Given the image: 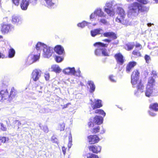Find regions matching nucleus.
Here are the masks:
<instances>
[{"label":"nucleus","mask_w":158,"mask_h":158,"mask_svg":"<svg viewBox=\"0 0 158 158\" xmlns=\"http://www.w3.org/2000/svg\"><path fill=\"white\" fill-rule=\"evenodd\" d=\"M148 8L138 2H134L130 5L129 7L128 15L135 16L139 12H146Z\"/></svg>","instance_id":"f257e3e1"},{"label":"nucleus","mask_w":158,"mask_h":158,"mask_svg":"<svg viewBox=\"0 0 158 158\" xmlns=\"http://www.w3.org/2000/svg\"><path fill=\"white\" fill-rule=\"evenodd\" d=\"M117 12L118 16L116 19V21L126 26L130 25V22L125 18L126 14L123 9L121 7H118Z\"/></svg>","instance_id":"f03ea898"},{"label":"nucleus","mask_w":158,"mask_h":158,"mask_svg":"<svg viewBox=\"0 0 158 158\" xmlns=\"http://www.w3.org/2000/svg\"><path fill=\"white\" fill-rule=\"evenodd\" d=\"M94 45L95 46H97L98 48L95 52V53L96 55L100 56L102 54V55L105 56H109L106 49L104 48L106 47L108 45L107 44L101 42H98L94 44Z\"/></svg>","instance_id":"7ed1b4c3"},{"label":"nucleus","mask_w":158,"mask_h":158,"mask_svg":"<svg viewBox=\"0 0 158 158\" xmlns=\"http://www.w3.org/2000/svg\"><path fill=\"white\" fill-rule=\"evenodd\" d=\"M155 79L152 77H150L148 81V84L146 87L145 95L146 96L149 97L151 96L155 85Z\"/></svg>","instance_id":"20e7f679"},{"label":"nucleus","mask_w":158,"mask_h":158,"mask_svg":"<svg viewBox=\"0 0 158 158\" xmlns=\"http://www.w3.org/2000/svg\"><path fill=\"white\" fill-rule=\"evenodd\" d=\"M63 72L66 74L72 75L78 77L81 76V71L79 69L77 71H76L74 67H68L64 69Z\"/></svg>","instance_id":"39448f33"},{"label":"nucleus","mask_w":158,"mask_h":158,"mask_svg":"<svg viewBox=\"0 0 158 158\" xmlns=\"http://www.w3.org/2000/svg\"><path fill=\"white\" fill-rule=\"evenodd\" d=\"M53 52V48L47 45L44 49H43V56L45 58H49L50 57Z\"/></svg>","instance_id":"423d86ee"},{"label":"nucleus","mask_w":158,"mask_h":158,"mask_svg":"<svg viewBox=\"0 0 158 158\" xmlns=\"http://www.w3.org/2000/svg\"><path fill=\"white\" fill-rule=\"evenodd\" d=\"M139 73L137 70L134 71L131 76V83L133 86L136 85L139 80Z\"/></svg>","instance_id":"0eeeda50"},{"label":"nucleus","mask_w":158,"mask_h":158,"mask_svg":"<svg viewBox=\"0 0 158 158\" xmlns=\"http://www.w3.org/2000/svg\"><path fill=\"white\" fill-rule=\"evenodd\" d=\"M136 84H137V91H135L134 94L136 96H138L142 93L143 92L144 87L143 84L141 83V80H139Z\"/></svg>","instance_id":"6e6552de"},{"label":"nucleus","mask_w":158,"mask_h":158,"mask_svg":"<svg viewBox=\"0 0 158 158\" xmlns=\"http://www.w3.org/2000/svg\"><path fill=\"white\" fill-rule=\"evenodd\" d=\"M112 6V2H107L106 4V6L107 8H105V11L110 16H113L114 14L113 9L111 8Z\"/></svg>","instance_id":"1a4fd4ad"},{"label":"nucleus","mask_w":158,"mask_h":158,"mask_svg":"<svg viewBox=\"0 0 158 158\" xmlns=\"http://www.w3.org/2000/svg\"><path fill=\"white\" fill-rule=\"evenodd\" d=\"M14 27L11 24H4L2 26L1 31L3 33H7L14 30Z\"/></svg>","instance_id":"9d476101"},{"label":"nucleus","mask_w":158,"mask_h":158,"mask_svg":"<svg viewBox=\"0 0 158 158\" xmlns=\"http://www.w3.org/2000/svg\"><path fill=\"white\" fill-rule=\"evenodd\" d=\"M39 58L40 55L29 56L28 57L27 61H26V64L27 65H30L33 62L38 60Z\"/></svg>","instance_id":"9b49d317"},{"label":"nucleus","mask_w":158,"mask_h":158,"mask_svg":"<svg viewBox=\"0 0 158 158\" xmlns=\"http://www.w3.org/2000/svg\"><path fill=\"white\" fill-rule=\"evenodd\" d=\"M41 71L40 69H35L32 73V78L35 81L38 80L41 76Z\"/></svg>","instance_id":"f8f14e48"},{"label":"nucleus","mask_w":158,"mask_h":158,"mask_svg":"<svg viewBox=\"0 0 158 158\" xmlns=\"http://www.w3.org/2000/svg\"><path fill=\"white\" fill-rule=\"evenodd\" d=\"M45 6L49 8H54L56 6V0H44Z\"/></svg>","instance_id":"ddd939ff"},{"label":"nucleus","mask_w":158,"mask_h":158,"mask_svg":"<svg viewBox=\"0 0 158 158\" xmlns=\"http://www.w3.org/2000/svg\"><path fill=\"white\" fill-rule=\"evenodd\" d=\"M89 143L94 144L98 143L99 140V138L97 135H91L88 137Z\"/></svg>","instance_id":"4468645a"},{"label":"nucleus","mask_w":158,"mask_h":158,"mask_svg":"<svg viewBox=\"0 0 158 158\" xmlns=\"http://www.w3.org/2000/svg\"><path fill=\"white\" fill-rule=\"evenodd\" d=\"M22 19L20 17L14 15L12 17V22L13 23L16 25L20 24L22 23Z\"/></svg>","instance_id":"2eb2a0df"},{"label":"nucleus","mask_w":158,"mask_h":158,"mask_svg":"<svg viewBox=\"0 0 158 158\" xmlns=\"http://www.w3.org/2000/svg\"><path fill=\"white\" fill-rule=\"evenodd\" d=\"M89 150L93 152L98 153L101 151V147L99 146L92 145L89 147Z\"/></svg>","instance_id":"dca6fc26"},{"label":"nucleus","mask_w":158,"mask_h":158,"mask_svg":"<svg viewBox=\"0 0 158 158\" xmlns=\"http://www.w3.org/2000/svg\"><path fill=\"white\" fill-rule=\"evenodd\" d=\"M30 3L29 0H22L20 4V7L23 10H26Z\"/></svg>","instance_id":"f3484780"},{"label":"nucleus","mask_w":158,"mask_h":158,"mask_svg":"<svg viewBox=\"0 0 158 158\" xmlns=\"http://www.w3.org/2000/svg\"><path fill=\"white\" fill-rule=\"evenodd\" d=\"M104 32L103 30L101 28L95 29L91 31V34L92 36L94 37L98 34H102Z\"/></svg>","instance_id":"a211bd4d"},{"label":"nucleus","mask_w":158,"mask_h":158,"mask_svg":"<svg viewBox=\"0 0 158 158\" xmlns=\"http://www.w3.org/2000/svg\"><path fill=\"white\" fill-rule=\"evenodd\" d=\"M54 50L59 55H62L64 53V48L60 45L56 46Z\"/></svg>","instance_id":"6ab92c4d"},{"label":"nucleus","mask_w":158,"mask_h":158,"mask_svg":"<svg viewBox=\"0 0 158 158\" xmlns=\"http://www.w3.org/2000/svg\"><path fill=\"white\" fill-rule=\"evenodd\" d=\"M114 57L117 60L118 63L122 64L124 62L123 56L120 53L116 54Z\"/></svg>","instance_id":"aec40b11"},{"label":"nucleus","mask_w":158,"mask_h":158,"mask_svg":"<svg viewBox=\"0 0 158 158\" xmlns=\"http://www.w3.org/2000/svg\"><path fill=\"white\" fill-rule=\"evenodd\" d=\"M136 62L134 61L130 62L127 65L126 68V72L128 73H130L131 69L136 65Z\"/></svg>","instance_id":"412c9836"},{"label":"nucleus","mask_w":158,"mask_h":158,"mask_svg":"<svg viewBox=\"0 0 158 158\" xmlns=\"http://www.w3.org/2000/svg\"><path fill=\"white\" fill-rule=\"evenodd\" d=\"M102 106L101 104V100L98 99L95 101V104L91 103V106L93 109H96L97 108H99Z\"/></svg>","instance_id":"4be33fe9"},{"label":"nucleus","mask_w":158,"mask_h":158,"mask_svg":"<svg viewBox=\"0 0 158 158\" xmlns=\"http://www.w3.org/2000/svg\"><path fill=\"white\" fill-rule=\"evenodd\" d=\"M103 35L106 37H111L113 39H115L117 38L116 34L113 32H106L103 33Z\"/></svg>","instance_id":"5701e85b"},{"label":"nucleus","mask_w":158,"mask_h":158,"mask_svg":"<svg viewBox=\"0 0 158 158\" xmlns=\"http://www.w3.org/2000/svg\"><path fill=\"white\" fill-rule=\"evenodd\" d=\"M103 121V118L100 116L96 115L94 118V123L97 125H100L102 123Z\"/></svg>","instance_id":"b1692460"},{"label":"nucleus","mask_w":158,"mask_h":158,"mask_svg":"<svg viewBox=\"0 0 158 158\" xmlns=\"http://www.w3.org/2000/svg\"><path fill=\"white\" fill-rule=\"evenodd\" d=\"M95 13H96V16H98L99 17H105L106 15H105L104 13L100 8H98L95 10Z\"/></svg>","instance_id":"393cba45"},{"label":"nucleus","mask_w":158,"mask_h":158,"mask_svg":"<svg viewBox=\"0 0 158 158\" xmlns=\"http://www.w3.org/2000/svg\"><path fill=\"white\" fill-rule=\"evenodd\" d=\"M47 45L44 43L38 42L36 45V48L37 50L43 49L46 47Z\"/></svg>","instance_id":"a878e982"},{"label":"nucleus","mask_w":158,"mask_h":158,"mask_svg":"<svg viewBox=\"0 0 158 158\" xmlns=\"http://www.w3.org/2000/svg\"><path fill=\"white\" fill-rule=\"evenodd\" d=\"M135 46L134 42L129 43L126 45L125 49L128 51H130L133 49Z\"/></svg>","instance_id":"bb28decb"},{"label":"nucleus","mask_w":158,"mask_h":158,"mask_svg":"<svg viewBox=\"0 0 158 158\" xmlns=\"http://www.w3.org/2000/svg\"><path fill=\"white\" fill-rule=\"evenodd\" d=\"M88 84L90 87V93L93 92L95 91V86L94 82L92 81H88Z\"/></svg>","instance_id":"cd10ccee"},{"label":"nucleus","mask_w":158,"mask_h":158,"mask_svg":"<svg viewBox=\"0 0 158 158\" xmlns=\"http://www.w3.org/2000/svg\"><path fill=\"white\" fill-rule=\"evenodd\" d=\"M52 71H53L56 73H59L61 71L60 67L57 65H53L51 67Z\"/></svg>","instance_id":"c85d7f7f"},{"label":"nucleus","mask_w":158,"mask_h":158,"mask_svg":"<svg viewBox=\"0 0 158 158\" xmlns=\"http://www.w3.org/2000/svg\"><path fill=\"white\" fill-rule=\"evenodd\" d=\"M90 24V23L86 22L85 21H84L81 23H78L77 24V26L79 27L83 28L85 26H87Z\"/></svg>","instance_id":"c756f323"},{"label":"nucleus","mask_w":158,"mask_h":158,"mask_svg":"<svg viewBox=\"0 0 158 158\" xmlns=\"http://www.w3.org/2000/svg\"><path fill=\"white\" fill-rule=\"evenodd\" d=\"M8 56L9 58H11L13 57L15 54V50L12 48H10L8 52Z\"/></svg>","instance_id":"7c9ffc66"},{"label":"nucleus","mask_w":158,"mask_h":158,"mask_svg":"<svg viewBox=\"0 0 158 158\" xmlns=\"http://www.w3.org/2000/svg\"><path fill=\"white\" fill-rule=\"evenodd\" d=\"M150 107L152 110L155 111H158V104L156 103L150 105Z\"/></svg>","instance_id":"2f4dec72"},{"label":"nucleus","mask_w":158,"mask_h":158,"mask_svg":"<svg viewBox=\"0 0 158 158\" xmlns=\"http://www.w3.org/2000/svg\"><path fill=\"white\" fill-rule=\"evenodd\" d=\"M132 54L134 55L136 57L140 56H141V54L140 52L136 49H135L133 51Z\"/></svg>","instance_id":"473e14b6"},{"label":"nucleus","mask_w":158,"mask_h":158,"mask_svg":"<svg viewBox=\"0 0 158 158\" xmlns=\"http://www.w3.org/2000/svg\"><path fill=\"white\" fill-rule=\"evenodd\" d=\"M86 156L87 158H98L97 155L91 153H88Z\"/></svg>","instance_id":"72a5a7b5"},{"label":"nucleus","mask_w":158,"mask_h":158,"mask_svg":"<svg viewBox=\"0 0 158 158\" xmlns=\"http://www.w3.org/2000/svg\"><path fill=\"white\" fill-rule=\"evenodd\" d=\"M96 113H98L99 114H100L104 117L106 115V113L105 112L101 109H98L96 110L95 111Z\"/></svg>","instance_id":"f704fd0d"},{"label":"nucleus","mask_w":158,"mask_h":158,"mask_svg":"<svg viewBox=\"0 0 158 158\" xmlns=\"http://www.w3.org/2000/svg\"><path fill=\"white\" fill-rule=\"evenodd\" d=\"M2 97H3V100H5L9 98V96L8 94V93L6 91H4L3 93V94H2Z\"/></svg>","instance_id":"c9c22d12"},{"label":"nucleus","mask_w":158,"mask_h":158,"mask_svg":"<svg viewBox=\"0 0 158 158\" xmlns=\"http://www.w3.org/2000/svg\"><path fill=\"white\" fill-rule=\"evenodd\" d=\"M16 93L15 91L11 90L9 96V99L10 100L11 99L14 98L16 95Z\"/></svg>","instance_id":"e433bc0d"},{"label":"nucleus","mask_w":158,"mask_h":158,"mask_svg":"<svg viewBox=\"0 0 158 158\" xmlns=\"http://www.w3.org/2000/svg\"><path fill=\"white\" fill-rule=\"evenodd\" d=\"M40 127L41 129H43L44 130V132L47 133L48 132V127L47 126L45 125L43 126L40 125Z\"/></svg>","instance_id":"4c0bfd02"},{"label":"nucleus","mask_w":158,"mask_h":158,"mask_svg":"<svg viewBox=\"0 0 158 158\" xmlns=\"http://www.w3.org/2000/svg\"><path fill=\"white\" fill-rule=\"evenodd\" d=\"M63 58L61 56H56L55 59L57 62H60L63 60Z\"/></svg>","instance_id":"58836bf2"},{"label":"nucleus","mask_w":158,"mask_h":158,"mask_svg":"<svg viewBox=\"0 0 158 158\" xmlns=\"http://www.w3.org/2000/svg\"><path fill=\"white\" fill-rule=\"evenodd\" d=\"M51 140L52 142L58 144V139L55 136L53 135L52 136Z\"/></svg>","instance_id":"ea45409f"},{"label":"nucleus","mask_w":158,"mask_h":158,"mask_svg":"<svg viewBox=\"0 0 158 158\" xmlns=\"http://www.w3.org/2000/svg\"><path fill=\"white\" fill-rule=\"evenodd\" d=\"M36 90L40 93H42V90H41L43 88L42 86L41 85H38L36 87Z\"/></svg>","instance_id":"a19ab883"},{"label":"nucleus","mask_w":158,"mask_h":158,"mask_svg":"<svg viewBox=\"0 0 158 158\" xmlns=\"http://www.w3.org/2000/svg\"><path fill=\"white\" fill-rule=\"evenodd\" d=\"M50 109L48 108H44L40 111V112L41 113H47L49 112Z\"/></svg>","instance_id":"79ce46f5"},{"label":"nucleus","mask_w":158,"mask_h":158,"mask_svg":"<svg viewBox=\"0 0 158 158\" xmlns=\"http://www.w3.org/2000/svg\"><path fill=\"white\" fill-rule=\"evenodd\" d=\"M99 129H100L99 127L98 126L97 127L94 128L93 130V131L94 133H96L97 132H99Z\"/></svg>","instance_id":"37998d69"},{"label":"nucleus","mask_w":158,"mask_h":158,"mask_svg":"<svg viewBox=\"0 0 158 158\" xmlns=\"http://www.w3.org/2000/svg\"><path fill=\"white\" fill-rule=\"evenodd\" d=\"M144 59L146 60V62L148 63L151 60L150 56L147 55H146L144 56Z\"/></svg>","instance_id":"c03bdc74"},{"label":"nucleus","mask_w":158,"mask_h":158,"mask_svg":"<svg viewBox=\"0 0 158 158\" xmlns=\"http://www.w3.org/2000/svg\"><path fill=\"white\" fill-rule=\"evenodd\" d=\"M8 138H6V137H0V141L2 143H5L6 140H8Z\"/></svg>","instance_id":"a18cd8bd"},{"label":"nucleus","mask_w":158,"mask_h":158,"mask_svg":"<svg viewBox=\"0 0 158 158\" xmlns=\"http://www.w3.org/2000/svg\"><path fill=\"white\" fill-rule=\"evenodd\" d=\"M135 46L136 48H138L139 50H141L142 48V46L139 43H136Z\"/></svg>","instance_id":"49530a36"},{"label":"nucleus","mask_w":158,"mask_h":158,"mask_svg":"<svg viewBox=\"0 0 158 158\" xmlns=\"http://www.w3.org/2000/svg\"><path fill=\"white\" fill-rule=\"evenodd\" d=\"M99 22L105 25H106L107 23V21L105 19H100Z\"/></svg>","instance_id":"de8ad7c7"},{"label":"nucleus","mask_w":158,"mask_h":158,"mask_svg":"<svg viewBox=\"0 0 158 158\" xmlns=\"http://www.w3.org/2000/svg\"><path fill=\"white\" fill-rule=\"evenodd\" d=\"M49 74L48 73H45L44 77L45 78V80L46 81L49 80Z\"/></svg>","instance_id":"09e8293b"},{"label":"nucleus","mask_w":158,"mask_h":158,"mask_svg":"<svg viewBox=\"0 0 158 158\" xmlns=\"http://www.w3.org/2000/svg\"><path fill=\"white\" fill-rule=\"evenodd\" d=\"M96 16V13H95V11L94 12L92 13L90 16V20H92L95 18V17Z\"/></svg>","instance_id":"8fccbe9b"},{"label":"nucleus","mask_w":158,"mask_h":158,"mask_svg":"<svg viewBox=\"0 0 158 158\" xmlns=\"http://www.w3.org/2000/svg\"><path fill=\"white\" fill-rule=\"evenodd\" d=\"M114 78V77L112 75L110 76L109 77L110 80L112 82H115L116 81Z\"/></svg>","instance_id":"3c124183"},{"label":"nucleus","mask_w":158,"mask_h":158,"mask_svg":"<svg viewBox=\"0 0 158 158\" xmlns=\"http://www.w3.org/2000/svg\"><path fill=\"white\" fill-rule=\"evenodd\" d=\"M19 0H12L13 3L16 6H18L19 3Z\"/></svg>","instance_id":"603ef678"},{"label":"nucleus","mask_w":158,"mask_h":158,"mask_svg":"<svg viewBox=\"0 0 158 158\" xmlns=\"http://www.w3.org/2000/svg\"><path fill=\"white\" fill-rule=\"evenodd\" d=\"M1 129L3 131H6V128L4 127V125L2 123L1 124Z\"/></svg>","instance_id":"864d4df0"},{"label":"nucleus","mask_w":158,"mask_h":158,"mask_svg":"<svg viewBox=\"0 0 158 158\" xmlns=\"http://www.w3.org/2000/svg\"><path fill=\"white\" fill-rule=\"evenodd\" d=\"M139 2H140L141 4H145L147 3L146 0H137Z\"/></svg>","instance_id":"5fc2aeb1"},{"label":"nucleus","mask_w":158,"mask_h":158,"mask_svg":"<svg viewBox=\"0 0 158 158\" xmlns=\"http://www.w3.org/2000/svg\"><path fill=\"white\" fill-rule=\"evenodd\" d=\"M3 93H4V91L3 90L1 91L0 92V101H1L2 100H4L2 94H3Z\"/></svg>","instance_id":"6e6d98bb"},{"label":"nucleus","mask_w":158,"mask_h":158,"mask_svg":"<svg viewBox=\"0 0 158 158\" xmlns=\"http://www.w3.org/2000/svg\"><path fill=\"white\" fill-rule=\"evenodd\" d=\"M152 76L151 77H152L153 78V77H155L157 76V73L156 72L154 71H152Z\"/></svg>","instance_id":"4d7b16f0"},{"label":"nucleus","mask_w":158,"mask_h":158,"mask_svg":"<svg viewBox=\"0 0 158 158\" xmlns=\"http://www.w3.org/2000/svg\"><path fill=\"white\" fill-rule=\"evenodd\" d=\"M149 113L150 115L152 116H154L156 115V114L153 113L152 111H149Z\"/></svg>","instance_id":"13d9d810"},{"label":"nucleus","mask_w":158,"mask_h":158,"mask_svg":"<svg viewBox=\"0 0 158 158\" xmlns=\"http://www.w3.org/2000/svg\"><path fill=\"white\" fill-rule=\"evenodd\" d=\"M72 145V141H69V143L68 144V147H69V148H71Z\"/></svg>","instance_id":"bf43d9fd"},{"label":"nucleus","mask_w":158,"mask_h":158,"mask_svg":"<svg viewBox=\"0 0 158 158\" xmlns=\"http://www.w3.org/2000/svg\"><path fill=\"white\" fill-rule=\"evenodd\" d=\"M69 141H72V137L71 133H70V134L69 137Z\"/></svg>","instance_id":"052dcab7"},{"label":"nucleus","mask_w":158,"mask_h":158,"mask_svg":"<svg viewBox=\"0 0 158 158\" xmlns=\"http://www.w3.org/2000/svg\"><path fill=\"white\" fill-rule=\"evenodd\" d=\"M62 151L63 153V154L64 155L66 153V149H65V148L64 147H63L62 148Z\"/></svg>","instance_id":"680f3d73"},{"label":"nucleus","mask_w":158,"mask_h":158,"mask_svg":"<svg viewBox=\"0 0 158 158\" xmlns=\"http://www.w3.org/2000/svg\"><path fill=\"white\" fill-rule=\"evenodd\" d=\"M5 57V55L0 52V58H3Z\"/></svg>","instance_id":"e2e57ef3"},{"label":"nucleus","mask_w":158,"mask_h":158,"mask_svg":"<svg viewBox=\"0 0 158 158\" xmlns=\"http://www.w3.org/2000/svg\"><path fill=\"white\" fill-rule=\"evenodd\" d=\"M1 85H2V88H4L6 86V85L4 84V83H3V82L2 83V84Z\"/></svg>","instance_id":"0e129e2a"},{"label":"nucleus","mask_w":158,"mask_h":158,"mask_svg":"<svg viewBox=\"0 0 158 158\" xmlns=\"http://www.w3.org/2000/svg\"><path fill=\"white\" fill-rule=\"evenodd\" d=\"M103 41H104L105 42H107L108 43H109L110 41V40L108 39H106L104 40Z\"/></svg>","instance_id":"69168bd1"},{"label":"nucleus","mask_w":158,"mask_h":158,"mask_svg":"<svg viewBox=\"0 0 158 158\" xmlns=\"http://www.w3.org/2000/svg\"><path fill=\"white\" fill-rule=\"evenodd\" d=\"M92 122H89L88 123V125L90 127L92 126Z\"/></svg>","instance_id":"338daca9"},{"label":"nucleus","mask_w":158,"mask_h":158,"mask_svg":"<svg viewBox=\"0 0 158 158\" xmlns=\"http://www.w3.org/2000/svg\"><path fill=\"white\" fill-rule=\"evenodd\" d=\"M152 24L153 25V24ZM152 25V24H151V23H148L147 24V25H148V27H151V26Z\"/></svg>","instance_id":"774afa93"}]
</instances>
